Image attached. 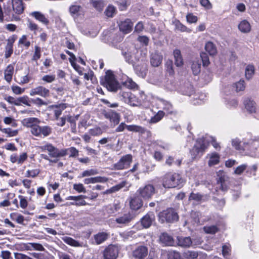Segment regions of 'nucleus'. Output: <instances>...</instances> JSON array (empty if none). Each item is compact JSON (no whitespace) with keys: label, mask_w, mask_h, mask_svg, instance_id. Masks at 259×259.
<instances>
[{"label":"nucleus","mask_w":259,"mask_h":259,"mask_svg":"<svg viewBox=\"0 0 259 259\" xmlns=\"http://www.w3.org/2000/svg\"><path fill=\"white\" fill-rule=\"evenodd\" d=\"M209 143H210L216 150L220 149L221 146L214 137L209 136L199 138L197 140L195 145L191 151L192 158H195L197 156H200L207 148Z\"/></svg>","instance_id":"nucleus-1"},{"label":"nucleus","mask_w":259,"mask_h":259,"mask_svg":"<svg viewBox=\"0 0 259 259\" xmlns=\"http://www.w3.org/2000/svg\"><path fill=\"white\" fill-rule=\"evenodd\" d=\"M184 180L177 173L169 172L162 178V186L165 188H175L183 185Z\"/></svg>","instance_id":"nucleus-2"},{"label":"nucleus","mask_w":259,"mask_h":259,"mask_svg":"<svg viewBox=\"0 0 259 259\" xmlns=\"http://www.w3.org/2000/svg\"><path fill=\"white\" fill-rule=\"evenodd\" d=\"M12 8L10 6L4 7L6 15L16 18V15H20L23 12L24 6L22 0H12Z\"/></svg>","instance_id":"nucleus-3"},{"label":"nucleus","mask_w":259,"mask_h":259,"mask_svg":"<svg viewBox=\"0 0 259 259\" xmlns=\"http://www.w3.org/2000/svg\"><path fill=\"white\" fill-rule=\"evenodd\" d=\"M102 84L108 91L111 92H116L120 87L119 83L116 80L114 75L111 71L106 72Z\"/></svg>","instance_id":"nucleus-4"},{"label":"nucleus","mask_w":259,"mask_h":259,"mask_svg":"<svg viewBox=\"0 0 259 259\" xmlns=\"http://www.w3.org/2000/svg\"><path fill=\"white\" fill-rule=\"evenodd\" d=\"M155 192L153 185L147 184L140 187L137 191L136 194L144 200H149L155 194Z\"/></svg>","instance_id":"nucleus-5"},{"label":"nucleus","mask_w":259,"mask_h":259,"mask_svg":"<svg viewBox=\"0 0 259 259\" xmlns=\"http://www.w3.org/2000/svg\"><path fill=\"white\" fill-rule=\"evenodd\" d=\"M121 100L131 106H139L141 101L130 92L121 91L119 93Z\"/></svg>","instance_id":"nucleus-6"},{"label":"nucleus","mask_w":259,"mask_h":259,"mask_svg":"<svg viewBox=\"0 0 259 259\" xmlns=\"http://www.w3.org/2000/svg\"><path fill=\"white\" fill-rule=\"evenodd\" d=\"M159 219L161 223L172 222L178 219L177 213L174 209L169 208L160 212L159 214Z\"/></svg>","instance_id":"nucleus-7"},{"label":"nucleus","mask_w":259,"mask_h":259,"mask_svg":"<svg viewBox=\"0 0 259 259\" xmlns=\"http://www.w3.org/2000/svg\"><path fill=\"white\" fill-rule=\"evenodd\" d=\"M259 140V137H254L251 138L247 141H244L243 145H241V142L239 139L236 138L233 139L231 141L232 146L237 150H245L247 149L248 146H251L254 141Z\"/></svg>","instance_id":"nucleus-8"},{"label":"nucleus","mask_w":259,"mask_h":259,"mask_svg":"<svg viewBox=\"0 0 259 259\" xmlns=\"http://www.w3.org/2000/svg\"><path fill=\"white\" fill-rule=\"evenodd\" d=\"M31 133L36 137H44L49 136L52 132V128L49 126H40L38 124H36L30 129Z\"/></svg>","instance_id":"nucleus-9"},{"label":"nucleus","mask_w":259,"mask_h":259,"mask_svg":"<svg viewBox=\"0 0 259 259\" xmlns=\"http://www.w3.org/2000/svg\"><path fill=\"white\" fill-rule=\"evenodd\" d=\"M156 106L157 109L163 111L165 112V115L172 114L174 112L173 106L171 103L163 99H157Z\"/></svg>","instance_id":"nucleus-10"},{"label":"nucleus","mask_w":259,"mask_h":259,"mask_svg":"<svg viewBox=\"0 0 259 259\" xmlns=\"http://www.w3.org/2000/svg\"><path fill=\"white\" fill-rule=\"evenodd\" d=\"M132 161V156L131 154H126L122 156L120 159L114 165L116 169H123L127 168Z\"/></svg>","instance_id":"nucleus-11"},{"label":"nucleus","mask_w":259,"mask_h":259,"mask_svg":"<svg viewBox=\"0 0 259 259\" xmlns=\"http://www.w3.org/2000/svg\"><path fill=\"white\" fill-rule=\"evenodd\" d=\"M104 259H116L118 255V248L115 245H110L104 250Z\"/></svg>","instance_id":"nucleus-12"},{"label":"nucleus","mask_w":259,"mask_h":259,"mask_svg":"<svg viewBox=\"0 0 259 259\" xmlns=\"http://www.w3.org/2000/svg\"><path fill=\"white\" fill-rule=\"evenodd\" d=\"M104 117L110 120V122L116 125L118 124L120 121V114L113 110H109L108 111H104L103 112Z\"/></svg>","instance_id":"nucleus-13"},{"label":"nucleus","mask_w":259,"mask_h":259,"mask_svg":"<svg viewBox=\"0 0 259 259\" xmlns=\"http://www.w3.org/2000/svg\"><path fill=\"white\" fill-rule=\"evenodd\" d=\"M217 176L219 177L217 181L218 187L222 191H226L228 189V186L226 184L228 177L226 175L225 172L220 170L217 172Z\"/></svg>","instance_id":"nucleus-14"},{"label":"nucleus","mask_w":259,"mask_h":259,"mask_svg":"<svg viewBox=\"0 0 259 259\" xmlns=\"http://www.w3.org/2000/svg\"><path fill=\"white\" fill-rule=\"evenodd\" d=\"M29 94L31 96L39 95L42 97L47 98L50 96V91L46 88L40 85L31 89Z\"/></svg>","instance_id":"nucleus-15"},{"label":"nucleus","mask_w":259,"mask_h":259,"mask_svg":"<svg viewBox=\"0 0 259 259\" xmlns=\"http://www.w3.org/2000/svg\"><path fill=\"white\" fill-rule=\"evenodd\" d=\"M206 158L208 159L207 163L209 167L219 164L220 161V156L216 152L208 153L206 156Z\"/></svg>","instance_id":"nucleus-16"},{"label":"nucleus","mask_w":259,"mask_h":259,"mask_svg":"<svg viewBox=\"0 0 259 259\" xmlns=\"http://www.w3.org/2000/svg\"><path fill=\"white\" fill-rule=\"evenodd\" d=\"M133 219L134 216L132 214L126 213L116 218L115 222L120 225V226H123L128 224Z\"/></svg>","instance_id":"nucleus-17"},{"label":"nucleus","mask_w":259,"mask_h":259,"mask_svg":"<svg viewBox=\"0 0 259 259\" xmlns=\"http://www.w3.org/2000/svg\"><path fill=\"white\" fill-rule=\"evenodd\" d=\"M162 59V55L160 53L155 51L151 54L150 63L153 67H158L161 63Z\"/></svg>","instance_id":"nucleus-18"},{"label":"nucleus","mask_w":259,"mask_h":259,"mask_svg":"<svg viewBox=\"0 0 259 259\" xmlns=\"http://www.w3.org/2000/svg\"><path fill=\"white\" fill-rule=\"evenodd\" d=\"M155 216L153 212L147 213L141 219V223L144 228L150 227L154 220Z\"/></svg>","instance_id":"nucleus-19"},{"label":"nucleus","mask_w":259,"mask_h":259,"mask_svg":"<svg viewBox=\"0 0 259 259\" xmlns=\"http://www.w3.org/2000/svg\"><path fill=\"white\" fill-rule=\"evenodd\" d=\"M148 254V249L144 246H138L133 251V256L138 259H143Z\"/></svg>","instance_id":"nucleus-20"},{"label":"nucleus","mask_w":259,"mask_h":259,"mask_svg":"<svg viewBox=\"0 0 259 259\" xmlns=\"http://www.w3.org/2000/svg\"><path fill=\"white\" fill-rule=\"evenodd\" d=\"M133 23L129 19H126L125 21L121 22L119 25V29L124 34L130 33L133 28Z\"/></svg>","instance_id":"nucleus-21"},{"label":"nucleus","mask_w":259,"mask_h":259,"mask_svg":"<svg viewBox=\"0 0 259 259\" xmlns=\"http://www.w3.org/2000/svg\"><path fill=\"white\" fill-rule=\"evenodd\" d=\"M68 107V104L66 103H61L52 106V108L54 109L55 118H58L62 114V111Z\"/></svg>","instance_id":"nucleus-22"},{"label":"nucleus","mask_w":259,"mask_h":259,"mask_svg":"<svg viewBox=\"0 0 259 259\" xmlns=\"http://www.w3.org/2000/svg\"><path fill=\"white\" fill-rule=\"evenodd\" d=\"M16 39V37L15 36H12V37L9 38L8 39V42L7 46L6 47L5 54V56L6 58L10 57L13 53V43L15 42Z\"/></svg>","instance_id":"nucleus-23"},{"label":"nucleus","mask_w":259,"mask_h":259,"mask_svg":"<svg viewBox=\"0 0 259 259\" xmlns=\"http://www.w3.org/2000/svg\"><path fill=\"white\" fill-rule=\"evenodd\" d=\"M177 243L180 246L183 247H189L191 245L192 242L189 237L179 236L177 237Z\"/></svg>","instance_id":"nucleus-24"},{"label":"nucleus","mask_w":259,"mask_h":259,"mask_svg":"<svg viewBox=\"0 0 259 259\" xmlns=\"http://www.w3.org/2000/svg\"><path fill=\"white\" fill-rule=\"evenodd\" d=\"M21 123L23 125L30 127L31 129L32 127L35 125V124L40 123V120L35 117H29L23 119L21 121Z\"/></svg>","instance_id":"nucleus-25"},{"label":"nucleus","mask_w":259,"mask_h":259,"mask_svg":"<svg viewBox=\"0 0 259 259\" xmlns=\"http://www.w3.org/2000/svg\"><path fill=\"white\" fill-rule=\"evenodd\" d=\"M69 12L73 17H77L83 14L82 8L79 5H72L69 8Z\"/></svg>","instance_id":"nucleus-26"},{"label":"nucleus","mask_w":259,"mask_h":259,"mask_svg":"<svg viewBox=\"0 0 259 259\" xmlns=\"http://www.w3.org/2000/svg\"><path fill=\"white\" fill-rule=\"evenodd\" d=\"M159 240L162 244L167 246H171L174 243L172 237L166 233H162L160 235Z\"/></svg>","instance_id":"nucleus-27"},{"label":"nucleus","mask_w":259,"mask_h":259,"mask_svg":"<svg viewBox=\"0 0 259 259\" xmlns=\"http://www.w3.org/2000/svg\"><path fill=\"white\" fill-rule=\"evenodd\" d=\"M50 157L54 158V159H58V158L63 157L67 155V150L65 149L59 150L56 147L49 154Z\"/></svg>","instance_id":"nucleus-28"},{"label":"nucleus","mask_w":259,"mask_h":259,"mask_svg":"<svg viewBox=\"0 0 259 259\" xmlns=\"http://www.w3.org/2000/svg\"><path fill=\"white\" fill-rule=\"evenodd\" d=\"M142 205V200L138 195L132 198L130 201V207L133 210L139 209Z\"/></svg>","instance_id":"nucleus-29"},{"label":"nucleus","mask_w":259,"mask_h":259,"mask_svg":"<svg viewBox=\"0 0 259 259\" xmlns=\"http://www.w3.org/2000/svg\"><path fill=\"white\" fill-rule=\"evenodd\" d=\"M175 64L177 67H181L184 64L183 59L180 50L175 49L173 52Z\"/></svg>","instance_id":"nucleus-30"},{"label":"nucleus","mask_w":259,"mask_h":259,"mask_svg":"<svg viewBox=\"0 0 259 259\" xmlns=\"http://www.w3.org/2000/svg\"><path fill=\"white\" fill-rule=\"evenodd\" d=\"M246 110L250 113H255L256 111L255 103L250 99H247L244 102Z\"/></svg>","instance_id":"nucleus-31"},{"label":"nucleus","mask_w":259,"mask_h":259,"mask_svg":"<svg viewBox=\"0 0 259 259\" xmlns=\"http://www.w3.org/2000/svg\"><path fill=\"white\" fill-rule=\"evenodd\" d=\"M14 73V66L10 64L9 65L4 71L5 79L10 83L12 79Z\"/></svg>","instance_id":"nucleus-32"},{"label":"nucleus","mask_w":259,"mask_h":259,"mask_svg":"<svg viewBox=\"0 0 259 259\" xmlns=\"http://www.w3.org/2000/svg\"><path fill=\"white\" fill-rule=\"evenodd\" d=\"M239 30L242 33H248L251 30L250 23L246 20L241 21L238 26Z\"/></svg>","instance_id":"nucleus-33"},{"label":"nucleus","mask_w":259,"mask_h":259,"mask_svg":"<svg viewBox=\"0 0 259 259\" xmlns=\"http://www.w3.org/2000/svg\"><path fill=\"white\" fill-rule=\"evenodd\" d=\"M201 63L198 58H195L192 61L191 69L193 73L195 75H198L200 72Z\"/></svg>","instance_id":"nucleus-34"},{"label":"nucleus","mask_w":259,"mask_h":259,"mask_svg":"<svg viewBox=\"0 0 259 259\" xmlns=\"http://www.w3.org/2000/svg\"><path fill=\"white\" fill-rule=\"evenodd\" d=\"M31 15L34 17L37 20L45 25H48L49 23L48 19L45 16L39 12H33L31 13Z\"/></svg>","instance_id":"nucleus-35"},{"label":"nucleus","mask_w":259,"mask_h":259,"mask_svg":"<svg viewBox=\"0 0 259 259\" xmlns=\"http://www.w3.org/2000/svg\"><path fill=\"white\" fill-rule=\"evenodd\" d=\"M205 49L210 56H214L217 54L216 46L211 41H208L205 44Z\"/></svg>","instance_id":"nucleus-36"},{"label":"nucleus","mask_w":259,"mask_h":259,"mask_svg":"<svg viewBox=\"0 0 259 259\" xmlns=\"http://www.w3.org/2000/svg\"><path fill=\"white\" fill-rule=\"evenodd\" d=\"M135 71L137 75L142 78L146 76L147 72V67L145 64L141 65H138L135 67Z\"/></svg>","instance_id":"nucleus-37"},{"label":"nucleus","mask_w":259,"mask_h":259,"mask_svg":"<svg viewBox=\"0 0 259 259\" xmlns=\"http://www.w3.org/2000/svg\"><path fill=\"white\" fill-rule=\"evenodd\" d=\"M62 240L66 244L73 247H82V244L74 240V239L67 236L62 237Z\"/></svg>","instance_id":"nucleus-38"},{"label":"nucleus","mask_w":259,"mask_h":259,"mask_svg":"<svg viewBox=\"0 0 259 259\" xmlns=\"http://www.w3.org/2000/svg\"><path fill=\"white\" fill-rule=\"evenodd\" d=\"M165 115V112L162 110H159L157 113L149 120L150 123H156L160 121Z\"/></svg>","instance_id":"nucleus-39"},{"label":"nucleus","mask_w":259,"mask_h":259,"mask_svg":"<svg viewBox=\"0 0 259 259\" xmlns=\"http://www.w3.org/2000/svg\"><path fill=\"white\" fill-rule=\"evenodd\" d=\"M127 130L130 132H137L140 134H143L146 131L144 127L137 125H127Z\"/></svg>","instance_id":"nucleus-40"},{"label":"nucleus","mask_w":259,"mask_h":259,"mask_svg":"<svg viewBox=\"0 0 259 259\" xmlns=\"http://www.w3.org/2000/svg\"><path fill=\"white\" fill-rule=\"evenodd\" d=\"M107 237L108 235L107 233L102 232L95 235L94 236V238L97 244H100L105 241L107 239Z\"/></svg>","instance_id":"nucleus-41"},{"label":"nucleus","mask_w":259,"mask_h":259,"mask_svg":"<svg viewBox=\"0 0 259 259\" xmlns=\"http://www.w3.org/2000/svg\"><path fill=\"white\" fill-rule=\"evenodd\" d=\"M205 197L199 193H191L189 200L190 201L193 200L195 202L200 203L202 200H204Z\"/></svg>","instance_id":"nucleus-42"},{"label":"nucleus","mask_w":259,"mask_h":259,"mask_svg":"<svg viewBox=\"0 0 259 259\" xmlns=\"http://www.w3.org/2000/svg\"><path fill=\"white\" fill-rule=\"evenodd\" d=\"M254 73V67L252 65H248L245 68V75L247 79H251Z\"/></svg>","instance_id":"nucleus-43"},{"label":"nucleus","mask_w":259,"mask_h":259,"mask_svg":"<svg viewBox=\"0 0 259 259\" xmlns=\"http://www.w3.org/2000/svg\"><path fill=\"white\" fill-rule=\"evenodd\" d=\"M16 248L20 251H31V243H20L16 245Z\"/></svg>","instance_id":"nucleus-44"},{"label":"nucleus","mask_w":259,"mask_h":259,"mask_svg":"<svg viewBox=\"0 0 259 259\" xmlns=\"http://www.w3.org/2000/svg\"><path fill=\"white\" fill-rule=\"evenodd\" d=\"M104 131L99 126H95L89 130V134L92 136H101Z\"/></svg>","instance_id":"nucleus-45"},{"label":"nucleus","mask_w":259,"mask_h":259,"mask_svg":"<svg viewBox=\"0 0 259 259\" xmlns=\"http://www.w3.org/2000/svg\"><path fill=\"white\" fill-rule=\"evenodd\" d=\"M90 3L99 11H102L104 6L103 1L102 0H91Z\"/></svg>","instance_id":"nucleus-46"},{"label":"nucleus","mask_w":259,"mask_h":259,"mask_svg":"<svg viewBox=\"0 0 259 259\" xmlns=\"http://www.w3.org/2000/svg\"><path fill=\"white\" fill-rule=\"evenodd\" d=\"M55 148V147L50 143H47L44 145H41L37 147V149H39L42 152L47 151L48 152V154L51 152H53V150Z\"/></svg>","instance_id":"nucleus-47"},{"label":"nucleus","mask_w":259,"mask_h":259,"mask_svg":"<svg viewBox=\"0 0 259 259\" xmlns=\"http://www.w3.org/2000/svg\"><path fill=\"white\" fill-rule=\"evenodd\" d=\"M165 69L166 72L170 75H172L175 73L173 62L171 60H168L166 61L165 64Z\"/></svg>","instance_id":"nucleus-48"},{"label":"nucleus","mask_w":259,"mask_h":259,"mask_svg":"<svg viewBox=\"0 0 259 259\" xmlns=\"http://www.w3.org/2000/svg\"><path fill=\"white\" fill-rule=\"evenodd\" d=\"M175 27L178 30L181 32H187L188 33H190L191 32V30L190 28L182 24L179 21L175 22Z\"/></svg>","instance_id":"nucleus-49"},{"label":"nucleus","mask_w":259,"mask_h":259,"mask_svg":"<svg viewBox=\"0 0 259 259\" xmlns=\"http://www.w3.org/2000/svg\"><path fill=\"white\" fill-rule=\"evenodd\" d=\"M98 171L96 169H91L83 171L81 175L78 177L80 178L89 177L98 174Z\"/></svg>","instance_id":"nucleus-50"},{"label":"nucleus","mask_w":259,"mask_h":259,"mask_svg":"<svg viewBox=\"0 0 259 259\" xmlns=\"http://www.w3.org/2000/svg\"><path fill=\"white\" fill-rule=\"evenodd\" d=\"M124 85L130 89L137 90L138 85L131 78H128L124 82Z\"/></svg>","instance_id":"nucleus-51"},{"label":"nucleus","mask_w":259,"mask_h":259,"mask_svg":"<svg viewBox=\"0 0 259 259\" xmlns=\"http://www.w3.org/2000/svg\"><path fill=\"white\" fill-rule=\"evenodd\" d=\"M0 131L7 134L9 137L16 136L18 133V130H12L10 128H0Z\"/></svg>","instance_id":"nucleus-52"},{"label":"nucleus","mask_w":259,"mask_h":259,"mask_svg":"<svg viewBox=\"0 0 259 259\" xmlns=\"http://www.w3.org/2000/svg\"><path fill=\"white\" fill-rule=\"evenodd\" d=\"M85 197V196L82 195V197L79 198L78 200H76L74 202H71L68 204V205H75L77 206L85 205L87 204V202L83 200Z\"/></svg>","instance_id":"nucleus-53"},{"label":"nucleus","mask_w":259,"mask_h":259,"mask_svg":"<svg viewBox=\"0 0 259 259\" xmlns=\"http://www.w3.org/2000/svg\"><path fill=\"white\" fill-rule=\"evenodd\" d=\"M203 230L207 234H215L219 231V229L216 226L213 225L204 227Z\"/></svg>","instance_id":"nucleus-54"},{"label":"nucleus","mask_w":259,"mask_h":259,"mask_svg":"<svg viewBox=\"0 0 259 259\" xmlns=\"http://www.w3.org/2000/svg\"><path fill=\"white\" fill-rule=\"evenodd\" d=\"M40 172L39 169H28L26 171L25 176L28 178H35Z\"/></svg>","instance_id":"nucleus-55"},{"label":"nucleus","mask_w":259,"mask_h":259,"mask_svg":"<svg viewBox=\"0 0 259 259\" xmlns=\"http://www.w3.org/2000/svg\"><path fill=\"white\" fill-rule=\"evenodd\" d=\"M161 85L167 91H173L175 89V84L171 80H167L164 82L163 84H162Z\"/></svg>","instance_id":"nucleus-56"},{"label":"nucleus","mask_w":259,"mask_h":259,"mask_svg":"<svg viewBox=\"0 0 259 259\" xmlns=\"http://www.w3.org/2000/svg\"><path fill=\"white\" fill-rule=\"evenodd\" d=\"M10 216L13 220H15L19 224H22L24 221V217L20 214L13 213L11 214Z\"/></svg>","instance_id":"nucleus-57"},{"label":"nucleus","mask_w":259,"mask_h":259,"mask_svg":"<svg viewBox=\"0 0 259 259\" xmlns=\"http://www.w3.org/2000/svg\"><path fill=\"white\" fill-rule=\"evenodd\" d=\"M116 11L115 8L113 6H109L105 11V15L108 17H112Z\"/></svg>","instance_id":"nucleus-58"},{"label":"nucleus","mask_w":259,"mask_h":259,"mask_svg":"<svg viewBox=\"0 0 259 259\" xmlns=\"http://www.w3.org/2000/svg\"><path fill=\"white\" fill-rule=\"evenodd\" d=\"M198 253L195 251L189 250L184 253V256L189 259H195L198 257Z\"/></svg>","instance_id":"nucleus-59"},{"label":"nucleus","mask_w":259,"mask_h":259,"mask_svg":"<svg viewBox=\"0 0 259 259\" xmlns=\"http://www.w3.org/2000/svg\"><path fill=\"white\" fill-rule=\"evenodd\" d=\"M73 189L78 193H85L86 189L82 184H74L73 186Z\"/></svg>","instance_id":"nucleus-60"},{"label":"nucleus","mask_w":259,"mask_h":259,"mask_svg":"<svg viewBox=\"0 0 259 259\" xmlns=\"http://www.w3.org/2000/svg\"><path fill=\"white\" fill-rule=\"evenodd\" d=\"M200 57L204 66H207L210 64L209 58L206 53L202 52L200 54Z\"/></svg>","instance_id":"nucleus-61"},{"label":"nucleus","mask_w":259,"mask_h":259,"mask_svg":"<svg viewBox=\"0 0 259 259\" xmlns=\"http://www.w3.org/2000/svg\"><path fill=\"white\" fill-rule=\"evenodd\" d=\"M41 48L38 46H35V51L32 57V60L37 61L40 58Z\"/></svg>","instance_id":"nucleus-62"},{"label":"nucleus","mask_w":259,"mask_h":259,"mask_svg":"<svg viewBox=\"0 0 259 259\" xmlns=\"http://www.w3.org/2000/svg\"><path fill=\"white\" fill-rule=\"evenodd\" d=\"M236 92L243 91L245 89V84L244 80H240L234 84Z\"/></svg>","instance_id":"nucleus-63"},{"label":"nucleus","mask_w":259,"mask_h":259,"mask_svg":"<svg viewBox=\"0 0 259 259\" xmlns=\"http://www.w3.org/2000/svg\"><path fill=\"white\" fill-rule=\"evenodd\" d=\"M168 259H182V258L179 252L172 251L168 253Z\"/></svg>","instance_id":"nucleus-64"}]
</instances>
